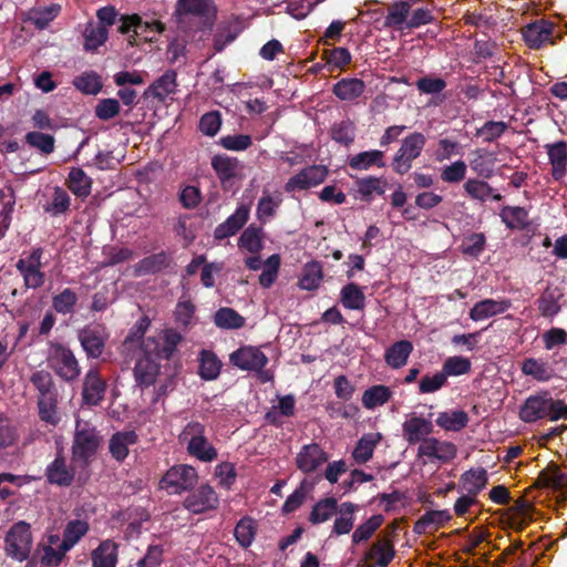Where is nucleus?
<instances>
[{
	"instance_id": "nucleus-14",
	"label": "nucleus",
	"mask_w": 567,
	"mask_h": 567,
	"mask_svg": "<svg viewBox=\"0 0 567 567\" xmlns=\"http://www.w3.org/2000/svg\"><path fill=\"white\" fill-rule=\"evenodd\" d=\"M329 455L317 443L306 444L296 456V465L303 473L316 472L328 462Z\"/></svg>"
},
{
	"instance_id": "nucleus-56",
	"label": "nucleus",
	"mask_w": 567,
	"mask_h": 567,
	"mask_svg": "<svg viewBox=\"0 0 567 567\" xmlns=\"http://www.w3.org/2000/svg\"><path fill=\"white\" fill-rule=\"evenodd\" d=\"M234 535L238 544L243 548H248L256 535L255 522L250 517L241 518L234 530Z\"/></svg>"
},
{
	"instance_id": "nucleus-29",
	"label": "nucleus",
	"mask_w": 567,
	"mask_h": 567,
	"mask_svg": "<svg viewBox=\"0 0 567 567\" xmlns=\"http://www.w3.org/2000/svg\"><path fill=\"white\" fill-rule=\"evenodd\" d=\"M412 351L413 344L411 341H396L385 350L384 361L392 369H400L406 364Z\"/></svg>"
},
{
	"instance_id": "nucleus-12",
	"label": "nucleus",
	"mask_w": 567,
	"mask_h": 567,
	"mask_svg": "<svg viewBox=\"0 0 567 567\" xmlns=\"http://www.w3.org/2000/svg\"><path fill=\"white\" fill-rule=\"evenodd\" d=\"M328 169L323 165H312L303 168L301 172L292 176L286 184V192L290 193L296 189L303 190L315 187L324 182Z\"/></svg>"
},
{
	"instance_id": "nucleus-39",
	"label": "nucleus",
	"mask_w": 567,
	"mask_h": 567,
	"mask_svg": "<svg viewBox=\"0 0 567 567\" xmlns=\"http://www.w3.org/2000/svg\"><path fill=\"white\" fill-rule=\"evenodd\" d=\"M392 391L389 386L383 384L372 385L368 388L362 394V404L368 410H373L390 401Z\"/></svg>"
},
{
	"instance_id": "nucleus-58",
	"label": "nucleus",
	"mask_w": 567,
	"mask_h": 567,
	"mask_svg": "<svg viewBox=\"0 0 567 567\" xmlns=\"http://www.w3.org/2000/svg\"><path fill=\"white\" fill-rule=\"evenodd\" d=\"M25 142L45 155L51 154L54 151L55 140L52 135L49 134L41 132H29L25 135Z\"/></svg>"
},
{
	"instance_id": "nucleus-53",
	"label": "nucleus",
	"mask_w": 567,
	"mask_h": 567,
	"mask_svg": "<svg viewBox=\"0 0 567 567\" xmlns=\"http://www.w3.org/2000/svg\"><path fill=\"white\" fill-rule=\"evenodd\" d=\"M472 369V362L468 358L461 355L449 357L442 365V372L447 377H458L467 374Z\"/></svg>"
},
{
	"instance_id": "nucleus-28",
	"label": "nucleus",
	"mask_w": 567,
	"mask_h": 567,
	"mask_svg": "<svg viewBox=\"0 0 567 567\" xmlns=\"http://www.w3.org/2000/svg\"><path fill=\"white\" fill-rule=\"evenodd\" d=\"M365 91V83L357 78H346L338 81L333 87V94L341 101L351 102L360 97Z\"/></svg>"
},
{
	"instance_id": "nucleus-44",
	"label": "nucleus",
	"mask_w": 567,
	"mask_h": 567,
	"mask_svg": "<svg viewBox=\"0 0 567 567\" xmlns=\"http://www.w3.org/2000/svg\"><path fill=\"white\" fill-rule=\"evenodd\" d=\"M176 73L174 71L165 72L148 89V92L161 101H164L176 89Z\"/></svg>"
},
{
	"instance_id": "nucleus-27",
	"label": "nucleus",
	"mask_w": 567,
	"mask_h": 567,
	"mask_svg": "<svg viewBox=\"0 0 567 567\" xmlns=\"http://www.w3.org/2000/svg\"><path fill=\"white\" fill-rule=\"evenodd\" d=\"M249 208L247 206H239L236 212L230 215L226 221L218 225L215 229V238L224 239L235 235L248 220Z\"/></svg>"
},
{
	"instance_id": "nucleus-46",
	"label": "nucleus",
	"mask_w": 567,
	"mask_h": 567,
	"mask_svg": "<svg viewBox=\"0 0 567 567\" xmlns=\"http://www.w3.org/2000/svg\"><path fill=\"white\" fill-rule=\"evenodd\" d=\"M281 202L280 194L271 195L268 192H264L257 204V218L261 221L272 218Z\"/></svg>"
},
{
	"instance_id": "nucleus-51",
	"label": "nucleus",
	"mask_w": 567,
	"mask_h": 567,
	"mask_svg": "<svg viewBox=\"0 0 567 567\" xmlns=\"http://www.w3.org/2000/svg\"><path fill=\"white\" fill-rule=\"evenodd\" d=\"M83 35L84 49L86 51H95L99 47L106 42L109 32L104 27L95 25L90 22L85 27Z\"/></svg>"
},
{
	"instance_id": "nucleus-3",
	"label": "nucleus",
	"mask_w": 567,
	"mask_h": 567,
	"mask_svg": "<svg viewBox=\"0 0 567 567\" xmlns=\"http://www.w3.org/2000/svg\"><path fill=\"white\" fill-rule=\"evenodd\" d=\"M30 382L38 391V409L41 421L55 426L58 415L59 391L52 374L47 370H38L30 377Z\"/></svg>"
},
{
	"instance_id": "nucleus-25",
	"label": "nucleus",
	"mask_w": 567,
	"mask_h": 567,
	"mask_svg": "<svg viewBox=\"0 0 567 567\" xmlns=\"http://www.w3.org/2000/svg\"><path fill=\"white\" fill-rule=\"evenodd\" d=\"M564 292L558 286H547L540 297L537 299L538 310L543 317L553 318L561 309L560 300Z\"/></svg>"
},
{
	"instance_id": "nucleus-13",
	"label": "nucleus",
	"mask_w": 567,
	"mask_h": 567,
	"mask_svg": "<svg viewBox=\"0 0 567 567\" xmlns=\"http://www.w3.org/2000/svg\"><path fill=\"white\" fill-rule=\"evenodd\" d=\"M106 382L97 369H90L83 379L82 401L89 406L99 405L105 396Z\"/></svg>"
},
{
	"instance_id": "nucleus-1",
	"label": "nucleus",
	"mask_w": 567,
	"mask_h": 567,
	"mask_svg": "<svg viewBox=\"0 0 567 567\" xmlns=\"http://www.w3.org/2000/svg\"><path fill=\"white\" fill-rule=\"evenodd\" d=\"M519 419L525 423H535L543 419L550 421L567 420V404L556 400L547 390L529 395L520 405Z\"/></svg>"
},
{
	"instance_id": "nucleus-64",
	"label": "nucleus",
	"mask_w": 567,
	"mask_h": 567,
	"mask_svg": "<svg viewBox=\"0 0 567 567\" xmlns=\"http://www.w3.org/2000/svg\"><path fill=\"white\" fill-rule=\"evenodd\" d=\"M163 548L159 545H150L145 556L137 561V567H158L163 560Z\"/></svg>"
},
{
	"instance_id": "nucleus-26",
	"label": "nucleus",
	"mask_w": 567,
	"mask_h": 567,
	"mask_svg": "<svg viewBox=\"0 0 567 567\" xmlns=\"http://www.w3.org/2000/svg\"><path fill=\"white\" fill-rule=\"evenodd\" d=\"M61 6L51 3L48 7L31 8L23 13L22 20L31 22L39 30H43L59 16Z\"/></svg>"
},
{
	"instance_id": "nucleus-41",
	"label": "nucleus",
	"mask_w": 567,
	"mask_h": 567,
	"mask_svg": "<svg viewBox=\"0 0 567 567\" xmlns=\"http://www.w3.org/2000/svg\"><path fill=\"white\" fill-rule=\"evenodd\" d=\"M384 154L382 151L373 150L361 152L359 154L353 155L349 159V165L353 169L367 171L371 166L375 165L378 167H384L385 163L383 161Z\"/></svg>"
},
{
	"instance_id": "nucleus-50",
	"label": "nucleus",
	"mask_w": 567,
	"mask_h": 567,
	"mask_svg": "<svg viewBox=\"0 0 567 567\" xmlns=\"http://www.w3.org/2000/svg\"><path fill=\"white\" fill-rule=\"evenodd\" d=\"M69 188L79 197H86L91 192V178L81 168H72L69 173Z\"/></svg>"
},
{
	"instance_id": "nucleus-62",
	"label": "nucleus",
	"mask_w": 567,
	"mask_h": 567,
	"mask_svg": "<svg viewBox=\"0 0 567 567\" xmlns=\"http://www.w3.org/2000/svg\"><path fill=\"white\" fill-rule=\"evenodd\" d=\"M485 246V236L482 233H473L468 235L462 245L463 254L476 257L478 256Z\"/></svg>"
},
{
	"instance_id": "nucleus-60",
	"label": "nucleus",
	"mask_w": 567,
	"mask_h": 567,
	"mask_svg": "<svg viewBox=\"0 0 567 567\" xmlns=\"http://www.w3.org/2000/svg\"><path fill=\"white\" fill-rule=\"evenodd\" d=\"M410 11V4L405 1H401L391 7L388 16L385 17V27H399L406 21L408 13Z\"/></svg>"
},
{
	"instance_id": "nucleus-37",
	"label": "nucleus",
	"mask_w": 567,
	"mask_h": 567,
	"mask_svg": "<svg viewBox=\"0 0 567 567\" xmlns=\"http://www.w3.org/2000/svg\"><path fill=\"white\" fill-rule=\"evenodd\" d=\"M463 187L471 198L480 202H485L491 197L494 200H501L503 198L501 194L494 192L488 183L477 178L467 179Z\"/></svg>"
},
{
	"instance_id": "nucleus-17",
	"label": "nucleus",
	"mask_w": 567,
	"mask_h": 567,
	"mask_svg": "<svg viewBox=\"0 0 567 567\" xmlns=\"http://www.w3.org/2000/svg\"><path fill=\"white\" fill-rule=\"evenodd\" d=\"M41 249H34L27 256H23L17 264V268L24 279V284H41L44 280L41 271Z\"/></svg>"
},
{
	"instance_id": "nucleus-45",
	"label": "nucleus",
	"mask_w": 567,
	"mask_h": 567,
	"mask_svg": "<svg viewBox=\"0 0 567 567\" xmlns=\"http://www.w3.org/2000/svg\"><path fill=\"white\" fill-rule=\"evenodd\" d=\"M183 337L174 329H166L163 332V341L156 344L154 350L155 355L161 359H171L175 353L177 346L181 343Z\"/></svg>"
},
{
	"instance_id": "nucleus-33",
	"label": "nucleus",
	"mask_w": 567,
	"mask_h": 567,
	"mask_svg": "<svg viewBox=\"0 0 567 567\" xmlns=\"http://www.w3.org/2000/svg\"><path fill=\"white\" fill-rule=\"evenodd\" d=\"M468 414L463 410H451L440 412L435 423L445 431L460 432L467 426Z\"/></svg>"
},
{
	"instance_id": "nucleus-32",
	"label": "nucleus",
	"mask_w": 567,
	"mask_h": 567,
	"mask_svg": "<svg viewBox=\"0 0 567 567\" xmlns=\"http://www.w3.org/2000/svg\"><path fill=\"white\" fill-rule=\"evenodd\" d=\"M315 482L303 478L299 486L290 494L281 506L284 515L291 514L302 506L307 496L313 491Z\"/></svg>"
},
{
	"instance_id": "nucleus-16",
	"label": "nucleus",
	"mask_w": 567,
	"mask_h": 567,
	"mask_svg": "<svg viewBox=\"0 0 567 567\" xmlns=\"http://www.w3.org/2000/svg\"><path fill=\"white\" fill-rule=\"evenodd\" d=\"M395 556L394 544L389 536H379L364 553L363 559L379 567H388Z\"/></svg>"
},
{
	"instance_id": "nucleus-8",
	"label": "nucleus",
	"mask_w": 567,
	"mask_h": 567,
	"mask_svg": "<svg viewBox=\"0 0 567 567\" xmlns=\"http://www.w3.org/2000/svg\"><path fill=\"white\" fill-rule=\"evenodd\" d=\"M425 145V136L413 133L406 136L393 158V169L399 174H405L411 168L412 161L419 157Z\"/></svg>"
},
{
	"instance_id": "nucleus-48",
	"label": "nucleus",
	"mask_w": 567,
	"mask_h": 567,
	"mask_svg": "<svg viewBox=\"0 0 567 567\" xmlns=\"http://www.w3.org/2000/svg\"><path fill=\"white\" fill-rule=\"evenodd\" d=\"M340 302L346 309L363 310L365 296L358 286H343L340 292Z\"/></svg>"
},
{
	"instance_id": "nucleus-4",
	"label": "nucleus",
	"mask_w": 567,
	"mask_h": 567,
	"mask_svg": "<svg viewBox=\"0 0 567 567\" xmlns=\"http://www.w3.org/2000/svg\"><path fill=\"white\" fill-rule=\"evenodd\" d=\"M48 365L65 382L78 380L81 373L80 364L72 350L61 343L52 346L48 357Z\"/></svg>"
},
{
	"instance_id": "nucleus-57",
	"label": "nucleus",
	"mask_w": 567,
	"mask_h": 567,
	"mask_svg": "<svg viewBox=\"0 0 567 567\" xmlns=\"http://www.w3.org/2000/svg\"><path fill=\"white\" fill-rule=\"evenodd\" d=\"M168 264V256L164 252L144 258L135 267L138 275L153 274L162 270Z\"/></svg>"
},
{
	"instance_id": "nucleus-59",
	"label": "nucleus",
	"mask_w": 567,
	"mask_h": 567,
	"mask_svg": "<svg viewBox=\"0 0 567 567\" xmlns=\"http://www.w3.org/2000/svg\"><path fill=\"white\" fill-rule=\"evenodd\" d=\"M447 383V379L442 371L433 375L425 374L419 382V392L421 394L434 393Z\"/></svg>"
},
{
	"instance_id": "nucleus-42",
	"label": "nucleus",
	"mask_w": 567,
	"mask_h": 567,
	"mask_svg": "<svg viewBox=\"0 0 567 567\" xmlns=\"http://www.w3.org/2000/svg\"><path fill=\"white\" fill-rule=\"evenodd\" d=\"M338 511V502L333 497H327L317 502L310 514L309 522L318 525L329 520Z\"/></svg>"
},
{
	"instance_id": "nucleus-18",
	"label": "nucleus",
	"mask_w": 567,
	"mask_h": 567,
	"mask_svg": "<svg viewBox=\"0 0 567 567\" xmlns=\"http://www.w3.org/2000/svg\"><path fill=\"white\" fill-rule=\"evenodd\" d=\"M402 430L403 437L409 445H414L421 443L433 433V424L422 416L412 415L403 423Z\"/></svg>"
},
{
	"instance_id": "nucleus-55",
	"label": "nucleus",
	"mask_w": 567,
	"mask_h": 567,
	"mask_svg": "<svg viewBox=\"0 0 567 567\" xmlns=\"http://www.w3.org/2000/svg\"><path fill=\"white\" fill-rule=\"evenodd\" d=\"M355 186L360 198L367 202H370L374 195L384 193L381 179L373 176L358 179Z\"/></svg>"
},
{
	"instance_id": "nucleus-54",
	"label": "nucleus",
	"mask_w": 567,
	"mask_h": 567,
	"mask_svg": "<svg viewBox=\"0 0 567 567\" xmlns=\"http://www.w3.org/2000/svg\"><path fill=\"white\" fill-rule=\"evenodd\" d=\"M212 8V0H178L176 4V14L206 16Z\"/></svg>"
},
{
	"instance_id": "nucleus-23",
	"label": "nucleus",
	"mask_w": 567,
	"mask_h": 567,
	"mask_svg": "<svg viewBox=\"0 0 567 567\" xmlns=\"http://www.w3.org/2000/svg\"><path fill=\"white\" fill-rule=\"evenodd\" d=\"M458 484L466 494L477 498L488 484L487 471L484 467L467 470L460 476Z\"/></svg>"
},
{
	"instance_id": "nucleus-15",
	"label": "nucleus",
	"mask_w": 567,
	"mask_h": 567,
	"mask_svg": "<svg viewBox=\"0 0 567 567\" xmlns=\"http://www.w3.org/2000/svg\"><path fill=\"white\" fill-rule=\"evenodd\" d=\"M107 337L101 327H85L79 331L80 343L87 358L97 359L102 355Z\"/></svg>"
},
{
	"instance_id": "nucleus-11",
	"label": "nucleus",
	"mask_w": 567,
	"mask_h": 567,
	"mask_svg": "<svg viewBox=\"0 0 567 567\" xmlns=\"http://www.w3.org/2000/svg\"><path fill=\"white\" fill-rule=\"evenodd\" d=\"M230 363L243 371H260L268 363L266 354L256 347L245 346L234 351Z\"/></svg>"
},
{
	"instance_id": "nucleus-61",
	"label": "nucleus",
	"mask_w": 567,
	"mask_h": 567,
	"mask_svg": "<svg viewBox=\"0 0 567 567\" xmlns=\"http://www.w3.org/2000/svg\"><path fill=\"white\" fill-rule=\"evenodd\" d=\"M279 266V255H271L266 261H264L261 265V274L259 276L260 284H272L277 278Z\"/></svg>"
},
{
	"instance_id": "nucleus-35",
	"label": "nucleus",
	"mask_w": 567,
	"mask_h": 567,
	"mask_svg": "<svg viewBox=\"0 0 567 567\" xmlns=\"http://www.w3.org/2000/svg\"><path fill=\"white\" fill-rule=\"evenodd\" d=\"M520 369L523 374L539 382L549 381L554 375L553 368L542 359L526 358L522 362Z\"/></svg>"
},
{
	"instance_id": "nucleus-30",
	"label": "nucleus",
	"mask_w": 567,
	"mask_h": 567,
	"mask_svg": "<svg viewBox=\"0 0 567 567\" xmlns=\"http://www.w3.org/2000/svg\"><path fill=\"white\" fill-rule=\"evenodd\" d=\"M553 25L546 21H537L523 29V35L529 48L537 49L549 40Z\"/></svg>"
},
{
	"instance_id": "nucleus-21",
	"label": "nucleus",
	"mask_w": 567,
	"mask_h": 567,
	"mask_svg": "<svg viewBox=\"0 0 567 567\" xmlns=\"http://www.w3.org/2000/svg\"><path fill=\"white\" fill-rule=\"evenodd\" d=\"M451 519L452 515L447 509L427 511L414 523L413 532L424 535L444 526Z\"/></svg>"
},
{
	"instance_id": "nucleus-5",
	"label": "nucleus",
	"mask_w": 567,
	"mask_h": 567,
	"mask_svg": "<svg viewBox=\"0 0 567 567\" xmlns=\"http://www.w3.org/2000/svg\"><path fill=\"white\" fill-rule=\"evenodd\" d=\"M198 473L195 467L187 464H178L169 467L162 480L159 487L169 494L190 492L197 485Z\"/></svg>"
},
{
	"instance_id": "nucleus-7",
	"label": "nucleus",
	"mask_w": 567,
	"mask_h": 567,
	"mask_svg": "<svg viewBox=\"0 0 567 567\" xmlns=\"http://www.w3.org/2000/svg\"><path fill=\"white\" fill-rule=\"evenodd\" d=\"M205 426L199 422H189L184 431L185 440L189 437L187 443V452L203 462H212L217 457V450L207 441L204 435Z\"/></svg>"
},
{
	"instance_id": "nucleus-19",
	"label": "nucleus",
	"mask_w": 567,
	"mask_h": 567,
	"mask_svg": "<svg viewBox=\"0 0 567 567\" xmlns=\"http://www.w3.org/2000/svg\"><path fill=\"white\" fill-rule=\"evenodd\" d=\"M137 441L138 435L134 430L115 432L109 441L111 456L117 462H123L128 455V446L136 444Z\"/></svg>"
},
{
	"instance_id": "nucleus-10",
	"label": "nucleus",
	"mask_w": 567,
	"mask_h": 567,
	"mask_svg": "<svg viewBox=\"0 0 567 567\" xmlns=\"http://www.w3.org/2000/svg\"><path fill=\"white\" fill-rule=\"evenodd\" d=\"M75 466L69 465L62 450L45 468V477L49 484L60 487H69L75 480Z\"/></svg>"
},
{
	"instance_id": "nucleus-52",
	"label": "nucleus",
	"mask_w": 567,
	"mask_h": 567,
	"mask_svg": "<svg viewBox=\"0 0 567 567\" xmlns=\"http://www.w3.org/2000/svg\"><path fill=\"white\" fill-rule=\"evenodd\" d=\"M384 518L381 514L372 515L364 523L360 524L352 534V543L359 544L369 540L377 529L382 525Z\"/></svg>"
},
{
	"instance_id": "nucleus-49",
	"label": "nucleus",
	"mask_w": 567,
	"mask_h": 567,
	"mask_svg": "<svg viewBox=\"0 0 567 567\" xmlns=\"http://www.w3.org/2000/svg\"><path fill=\"white\" fill-rule=\"evenodd\" d=\"M238 246L256 254L262 248V231L261 228L249 225L240 235Z\"/></svg>"
},
{
	"instance_id": "nucleus-43",
	"label": "nucleus",
	"mask_w": 567,
	"mask_h": 567,
	"mask_svg": "<svg viewBox=\"0 0 567 567\" xmlns=\"http://www.w3.org/2000/svg\"><path fill=\"white\" fill-rule=\"evenodd\" d=\"M89 530V524L85 520H71L65 526L61 549L63 553L70 550Z\"/></svg>"
},
{
	"instance_id": "nucleus-38",
	"label": "nucleus",
	"mask_w": 567,
	"mask_h": 567,
	"mask_svg": "<svg viewBox=\"0 0 567 567\" xmlns=\"http://www.w3.org/2000/svg\"><path fill=\"white\" fill-rule=\"evenodd\" d=\"M221 362L210 350H202L199 357L198 374L203 380L212 381L218 378Z\"/></svg>"
},
{
	"instance_id": "nucleus-24",
	"label": "nucleus",
	"mask_w": 567,
	"mask_h": 567,
	"mask_svg": "<svg viewBox=\"0 0 567 567\" xmlns=\"http://www.w3.org/2000/svg\"><path fill=\"white\" fill-rule=\"evenodd\" d=\"M91 560L93 567H116L118 560V544L112 539H105L92 550Z\"/></svg>"
},
{
	"instance_id": "nucleus-6",
	"label": "nucleus",
	"mask_w": 567,
	"mask_h": 567,
	"mask_svg": "<svg viewBox=\"0 0 567 567\" xmlns=\"http://www.w3.org/2000/svg\"><path fill=\"white\" fill-rule=\"evenodd\" d=\"M32 548L30 524L20 520L13 524L4 538V549L9 557L23 561L29 558Z\"/></svg>"
},
{
	"instance_id": "nucleus-47",
	"label": "nucleus",
	"mask_w": 567,
	"mask_h": 567,
	"mask_svg": "<svg viewBox=\"0 0 567 567\" xmlns=\"http://www.w3.org/2000/svg\"><path fill=\"white\" fill-rule=\"evenodd\" d=\"M499 216L506 226L512 229H522L528 225V214L523 207L505 206L502 208Z\"/></svg>"
},
{
	"instance_id": "nucleus-63",
	"label": "nucleus",
	"mask_w": 567,
	"mask_h": 567,
	"mask_svg": "<svg viewBox=\"0 0 567 567\" xmlns=\"http://www.w3.org/2000/svg\"><path fill=\"white\" fill-rule=\"evenodd\" d=\"M120 112V103L115 99L101 100L95 106V115L103 121L115 117Z\"/></svg>"
},
{
	"instance_id": "nucleus-31",
	"label": "nucleus",
	"mask_w": 567,
	"mask_h": 567,
	"mask_svg": "<svg viewBox=\"0 0 567 567\" xmlns=\"http://www.w3.org/2000/svg\"><path fill=\"white\" fill-rule=\"evenodd\" d=\"M547 148V155L549 162L551 164V174L553 177L558 181L563 178L566 173V164H567V151L566 143L564 141H559L555 144H547L545 146Z\"/></svg>"
},
{
	"instance_id": "nucleus-9",
	"label": "nucleus",
	"mask_w": 567,
	"mask_h": 567,
	"mask_svg": "<svg viewBox=\"0 0 567 567\" xmlns=\"http://www.w3.org/2000/svg\"><path fill=\"white\" fill-rule=\"evenodd\" d=\"M218 506V495L208 484L200 485L196 491L189 493L183 501V507L195 515L214 511Z\"/></svg>"
},
{
	"instance_id": "nucleus-36",
	"label": "nucleus",
	"mask_w": 567,
	"mask_h": 567,
	"mask_svg": "<svg viewBox=\"0 0 567 567\" xmlns=\"http://www.w3.org/2000/svg\"><path fill=\"white\" fill-rule=\"evenodd\" d=\"M212 166L223 184L236 177L240 171V164L236 158L226 155H216L212 159Z\"/></svg>"
},
{
	"instance_id": "nucleus-40",
	"label": "nucleus",
	"mask_w": 567,
	"mask_h": 567,
	"mask_svg": "<svg viewBox=\"0 0 567 567\" xmlns=\"http://www.w3.org/2000/svg\"><path fill=\"white\" fill-rule=\"evenodd\" d=\"M216 327L225 330H236L245 326L246 319L233 308L224 307L214 315Z\"/></svg>"
},
{
	"instance_id": "nucleus-22",
	"label": "nucleus",
	"mask_w": 567,
	"mask_h": 567,
	"mask_svg": "<svg viewBox=\"0 0 567 567\" xmlns=\"http://www.w3.org/2000/svg\"><path fill=\"white\" fill-rule=\"evenodd\" d=\"M508 299H484L474 305L470 310V318L474 321H481L489 317L504 313L511 308Z\"/></svg>"
},
{
	"instance_id": "nucleus-34",
	"label": "nucleus",
	"mask_w": 567,
	"mask_h": 567,
	"mask_svg": "<svg viewBox=\"0 0 567 567\" xmlns=\"http://www.w3.org/2000/svg\"><path fill=\"white\" fill-rule=\"evenodd\" d=\"M380 440V433H368L362 435L352 451V457L355 463L364 464L370 461Z\"/></svg>"
},
{
	"instance_id": "nucleus-20",
	"label": "nucleus",
	"mask_w": 567,
	"mask_h": 567,
	"mask_svg": "<svg viewBox=\"0 0 567 567\" xmlns=\"http://www.w3.org/2000/svg\"><path fill=\"white\" fill-rule=\"evenodd\" d=\"M159 371L161 365L148 357L137 360L133 369L136 386L144 390L151 385H154Z\"/></svg>"
},
{
	"instance_id": "nucleus-2",
	"label": "nucleus",
	"mask_w": 567,
	"mask_h": 567,
	"mask_svg": "<svg viewBox=\"0 0 567 567\" xmlns=\"http://www.w3.org/2000/svg\"><path fill=\"white\" fill-rule=\"evenodd\" d=\"M102 436L97 429L87 421L76 420L72 441V463L80 468H87L101 446Z\"/></svg>"
}]
</instances>
